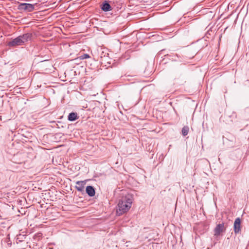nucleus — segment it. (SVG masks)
<instances>
[{"instance_id": "nucleus-1", "label": "nucleus", "mask_w": 249, "mask_h": 249, "mask_svg": "<svg viewBox=\"0 0 249 249\" xmlns=\"http://www.w3.org/2000/svg\"><path fill=\"white\" fill-rule=\"evenodd\" d=\"M133 202V197L130 195H127L119 201L117 205L116 213L118 215H121L127 212L131 207Z\"/></svg>"}, {"instance_id": "nucleus-2", "label": "nucleus", "mask_w": 249, "mask_h": 249, "mask_svg": "<svg viewBox=\"0 0 249 249\" xmlns=\"http://www.w3.org/2000/svg\"><path fill=\"white\" fill-rule=\"evenodd\" d=\"M31 35L29 34H26L23 36H19L11 41L8 43L10 46H16L23 45L24 43L31 39Z\"/></svg>"}, {"instance_id": "nucleus-3", "label": "nucleus", "mask_w": 249, "mask_h": 249, "mask_svg": "<svg viewBox=\"0 0 249 249\" xmlns=\"http://www.w3.org/2000/svg\"><path fill=\"white\" fill-rule=\"evenodd\" d=\"M19 9L27 12H31L34 9V6L30 3H21L19 6Z\"/></svg>"}, {"instance_id": "nucleus-4", "label": "nucleus", "mask_w": 249, "mask_h": 249, "mask_svg": "<svg viewBox=\"0 0 249 249\" xmlns=\"http://www.w3.org/2000/svg\"><path fill=\"white\" fill-rule=\"evenodd\" d=\"M225 230L224 223L219 224H218L215 228L214 229V235L218 236L220 234L224 231Z\"/></svg>"}, {"instance_id": "nucleus-5", "label": "nucleus", "mask_w": 249, "mask_h": 249, "mask_svg": "<svg viewBox=\"0 0 249 249\" xmlns=\"http://www.w3.org/2000/svg\"><path fill=\"white\" fill-rule=\"evenodd\" d=\"M86 181H77L76 182L75 188L77 191L82 192L84 190Z\"/></svg>"}, {"instance_id": "nucleus-6", "label": "nucleus", "mask_w": 249, "mask_h": 249, "mask_svg": "<svg viewBox=\"0 0 249 249\" xmlns=\"http://www.w3.org/2000/svg\"><path fill=\"white\" fill-rule=\"evenodd\" d=\"M241 220L239 218H237L234 223V230L235 233L239 232L241 230Z\"/></svg>"}, {"instance_id": "nucleus-7", "label": "nucleus", "mask_w": 249, "mask_h": 249, "mask_svg": "<svg viewBox=\"0 0 249 249\" xmlns=\"http://www.w3.org/2000/svg\"><path fill=\"white\" fill-rule=\"evenodd\" d=\"M86 191L88 195L90 196H93L95 195V190L92 186H87L86 187Z\"/></svg>"}, {"instance_id": "nucleus-8", "label": "nucleus", "mask_w": 249, "mask_h": 249, "mask_svg": "<svg viewBox=\"0 0 249 249\" xmlns=\"http://www.w3.org/2000/svg\"><path fill=\"white\" fill-rule=\"evenodd\" d=\"M79 118L77 113L75 112H71L68 116V120L70 121H74Z\"/></svg>"}, {"instance_id": "nucleus-9", "label": "nucleus", "mask_w": 249, "mask_h": 249, "mask_svg": "<svg viewBox=\"0 0 249 249\" xmlns=\"http://www.w3.org/2000/svg\"><path fill=\"white\" fill-rule=\"evenodd\" d=\"M102 9L104 11H108L110 10L111 6L108 3H105L102 5Z\"/></svg>"}, {"instance_id": "nucleus-10", "label": "nucleus", "mask_w": 249, "mask_h": 249, "mask_svg": "<svg viewBox=\"0 0 249 249\" xmlns=\"http://www.w3.org/2000/svg\"><path fill=\"white\" fill-rule=\"evenodd\" d=\"M189 127L187 126H184L182 129V134L183 136H186L188 134L189 132Z\"/></svg>"}, {"instance_id": "nucleus-11", "label": "nucleus", "mask_w": 249, "mask_h": 249, "mask_svg": "<svg viewBox=\"0 0 249 249\" xmlns=\"http://www.w3.org/2000/svg\"><path fill=\"white\" fill-rule=\"evenodd\" d=\"M80 60H83L84 59H87L90 58V56L88 54H84L79 57Z\"/></svg>"}]
</instances>
